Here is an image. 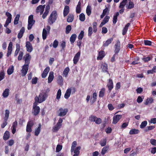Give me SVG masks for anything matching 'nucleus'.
<instances>
[{
	"instance_id": "58836bf2",
	"label": "nucleus",
	"mask_w": 156,
	"mask_h": 156,
	"mask_svg": "<svg viewBox=\"0 0 156 156\" xmlns=\"http://www.w3.org/2000/svg\"><path fill=\"white\" fill-rule=\"evenodd\" d=\"M9 91V89L8 88L5 89L2 94L4 98H6L8 96Z\"/></svg>"
},
{
	"instance_id": "20e7f679",
	"label": "nucleus",
	"mask_w": 156,
	"mask_h": 156,
	"mask_svg": "<svg viewBox=\"0 0 156 156\" xmlns=\"http://www.w3.org/2000/svg\"><path fill=\"white\" fill-rule=\"evenodd\" d=\"M89 120L91 122H95L98 124H100L102 122L100 118H97L96 116L94 115H91L89 117Z\"/></svg>"
},
{
	"instance_id": "ea45409f",
	"label": "nucleus",
	"mask_w": 156,
	"mask_h": 156,
	"mask_svg": "<svg viewBox=\"0 0 156 156\" xmlns=\"http://www.w3.org/2000/svg\"><path fill=\"white\" fill-rule=\"evenodd\" d=\"M14 71V67L12 66L11 67L9 68L7 71V74L9 75H11L13 72Z\"/></svg>"
},
{
	"instance_id": "dca6fc26",
	"label": "nucleus",
	"mask_w": 156,
	"mask_h": 156,
	"mask_svg": "<svg viewBox=\"0 0 156 156\" xmlns=\"http://www.w3.org/2000/svg\"><path fill=\"white\" fill-rule=\"evenodd\" d=\"M107 87H108V90L111 91L113 87V83L112 79H109Z\"/></svg>"
},
{
	"instance_id": "8fccbe9b",
	"label": "nucleus",
	"mask_w": 156,
	"mask_h": 156,
	"mask_svg": "<svg viewBox=\"0 0 156 156\" xmlns=\"http://www.w3.org/2000/svg\"><path fill=\"white\" fill-rule=\"evenodd\" d=\"M142 59L144 62H147L151 60V58L149 56L145 57L144 56V58H142Z\"/></svg>"
},
{
	"instance_id": "9b49d317",
	"label": "nucleus",
	"mask_w": 156,
	"mask_h": 156,
	"mask_svg": "<svg viewBox=\"0 0 156 156\" xmlns=\"http://www.w3.org/2000/svg\"><path fill=\"white\" fill-rule=\"evenodd\" d=\"M122 117V115H114L113 118L112 123L116 124Z\"/></svg>"
},
{
	"instance_id": "c03bdc74",
	"label": "nucleus",
	"mask_w": 156,
	"mask_h": 156,
	"mask_svg": "<svg viewBox=\"0 0 156 156\" xmlns=\"http://www.w3.org/2000/svg\"><path fill=\"white\" fill-rule=\"evenodd\" d=\"M76 145L77 142L76 141H74L72 143L71 149V153L73 152L75 147L76 146Z\"/></svg>"
},
{
	"instance_id": "5fc2aeb1",
	"label": "nucleus",
	"mask_w": 156,
	"mask_h": 156,
	"mask_svg": "<svg viewBox=\"0 0 156 156\" xmlns=\"http://www.w3.org/2000/svg\"><path fill=\"white\" fill-rule=\"evenodd\" d=\"M109 18L110 17L108 16H107L104 18V19L103 20L102 22L105 24L106 23H107L108 21Z\"/></svg>"
},
{
	"instance_id": "1a4fd4ad",
	"label": "nucleus",
	"mask_w": 156,
	"mask_h": 156,
	"mask_svg": "<svg viewBox=\"0 0 156 156\" xmlns=\"http://www.w3.org/2000/svg\"><path fill=\"white\" fill-rule=\"evenodd\" d=\"M80 55V51H79L75 55L73 59L74 64H76L79 60Z\"/></svg>"
},
{
	"instance_id": "c85d7f7f",
	"label": "nucleus",
	"mask_w": 156,
	"mask_h": 156,
	"mask_svg": "<svg viewBox=\"0 0 156 156\" xmlns=\"http://www.w3.org/2000/svg\"><path fill=\"white\" fill-rule=\"evenodd\" d=\"M139 132L140 131L138 129H133L130 130L129 133L130 135H133L138 134Z\"/></svg>"
},
{
	"instance_id": "e433bc0d",
	"label": "nucleus",
	"mask_w": 156,
	"mask_h": 156,
	"mask_svg": "<svg viewBox=\"0 0 156 156\" xmlns=\"http://www.w3.org/2000/svg\"><path fill=\"white\" fill-rule=\"evenodd\" d=\"M80 149L81 147L80 146H78L76 147L75 149H74V150L73 151L74 154H77L78 155H79L80 153Z\"/></svg>"
},
{
	"instance_id": "bf43d9fd",
	"label": "nucleus",
	"mask_w": 156,
	"mask_h": 156,
	"mask_svg": "<svg viewBox=\"0 0 156 156\" xmlns=\"http://www.w3.org/2000/svg\"><path fill=\"white\" fill-rule=\"evenodd\" d=\"M34 125V122L33 120L29 121L27 123V126L32 127Z\"/></svg>"
},
{
	"instance_id": "a18cd8bd",
	"label": "nucleus",
	"mask_w": 156,
	"mask_h": 156,
	"mask_svg": "<svg viewBox=\"0 0 156 156\" xmlns=\"http://www.w3.org/2000/svg\"><path fill=\"white\" fill-rule=\"evenodd\" d=\"M72 29L71 26L70 25H67L66 28V33L67 34H69Z\"/></svg>"
},
{
	"instance_id": "3c124183",
	"label": "nucleus",
	"mask_w": 156,
	"mask_h": 156,
	"mask_svg": "<svg viewBox=\"0 0 156 156\" xmlns=\"http://www.w3.org/2000/svg\"><path fill=\"white\" fill-rule=\"evenodd\" d=\"M84 35V32L83 31H81L78 36V38L79 40H82Z\"/></svg>"
},
{
	"instance_id": "79ce46f5",
	"label": "nucleus",
	"mask_w": 156,
	"mask_h": 156,
	"mask_svg": "<svg viewBox=\"0 0 156 156\" xmlns=\"http://www.w3.org/2000/svg\"><path fill=\"white\" fill-rule=\"evenodd\" d=\"M153 101V98H147L145 102V104L147 105L151 103Z\"/></svg>"
},
{
	"instance_id": "774afa93",
	"label": "nucleus",
	"mask_w": 156,
	"mask_h": 156,
	"mask_svg": "<svg viewBox=\"0 0 156 156\" xmlns=\"http://www.w3.org/2000/svg\"><path fill=\"white\" fill-rule=\"evenodd\" d=\"M38 78L37 77L34 78L32 79L31 83L32 84H36L37 82Z\"/></svg>"
},
{
	"instance_id": "72a5a7b5",
	"label": "nucleus",
	"mask_w": 156,
	"mask_h": 156,
	"mask_svg": "<svg viewBox=\"0 0 156 156\" xmlns=\"http://www.w3.org/2000/svg\"><path fill=\"white\" fill-rule=\"evenodd\" d=\"M20 16V14H17L16 15L13 22V23L14 25H16L18 23Z\"/></svg>"
},
{
	"instance_id": "5701e85b",
	"label": "nucleus",
	"mask_w": 156,
	"mask_h": 156,
	"mask_svg": "<svg viewBox=\"0 0 156 156\" xmlns=\"http://www.w3.org/2000/svg\"><path fill=\"white\" fill-rule=\"evenodd\" d=\"M130 24L129 23H128L125 26L122 30V34L123 35H124L126 34Z\"/></svg>"
},
{
	"instance_id": "b1692460",
	"label": "nucleus",
	"mask_w": 156,
	"mask_h": 156,
	"mask_svg": "<svg viewBox=\"0 0 156 156\" xmlns=\"http://www.w3.org/2000/svg\"><path fill=\"white\" fill-rule=\"evenodd\" d=\"M119 15V12H117L114 15L113 18V23L114 24H115L117 21L118 16Z\"/></svg>"
},
{
	"instance_id": "c9c22d12",
	"label": "nucleus",
	"mask_w": 156,
	"mask_h": 156,
	"mask_svg": "<svg viewBox=\"0 0 156 156\" xmlns=\"http://www.w3.org/2000/svg\"><path fill=\"white\" fill-rule=\"evenodd\" d=\"M105 92V88H103L101 89L99 92V97H104Z\"/></svg>"
},
{
	"instance_id": "4c0bfd02",
	"label": "nucleus",
	"mask_w": 156,
	"mask_h": 156,
	"mask_svg": "<svg viewBox=\"0 0 156 156\" xmlns=\"http://www.w3.org/2000/svg\"><path fill=\"white\" fill-rule=\"evenodd\" d=\"M134 5L133 2L130 0L129 2L128 5L127 6V9H132L134 7Z\"/></svg>"
},
{
	"instance_id": "37998d69",
	"label": "nucleus",
	"mask_w": 156,
	"mask_h": 156,
	"mask_svg": "<svg viewBox=\"0 0 156 156\" xmlns=\"http://www.w3.org/2000/svg\"><path fill=\"white\" fill-rule=\"evenodd\" d=\"M107 140L106 138L101 140L100 142V144L102 147L105 146L106 144Z\"/></svg>"
},
{
	"instance_id": "f3484780",
	"label": "nucleus",
	"mask_w": 156,
	"mask_h": 156,
	"mask_svg": "<svg viewBox=\"0 0 156 156\" xmlns=\"http://www.w3.org/2000/svg\"><path fill=\"white\" fill-rule=\"evenodd\" d=\"M25 30L24 27H22L20 31V32L18 33L17 35L18 38L19 39L21 38L25 32Z\"/></svg>"
},
{
	"instance_id": "603ef678",
	"label": "nucleus",
	"mask_w": 156,
	"mask_h": 156,
	"mask_svg": "<svg viewBox=\"0 0 156 156\" xmlns=\"http://www.w3.org/2000/svg\"><path fill=\"white\" fill-rule=\"evenodd\" d=\"M5 74L3 70L2 71L0 72V81L5 78Z\"/></svg>"
},
{
	"instance_id": "473e14b6",
	"label": "nucleus",
	"mask_w": 156,
	"mask_h": 156,
	"mask_svg": "<svg viewBox=\"0 0 156 156\" xmlns=\"http://www.w3.org/2000/svg\"><path fill=\"white\" fill-rule=\"evenodd\" d=\"M48 32L44 29H43L42 31V38L44 40L46 39Z\"/></svg>"
},
{
	"instance_id": "f704fd0d",
	"label": "nucleus",
	"mask_w": 156,
	"mask_h": 156,
	"mask_svg": "<svg viewBox=\"0 0 156 156\" xmlns=\"http://www.w3.org/2000/svg\"><path fill=\"white\" fill-rule=\"evenodd\" d=\"M128 0H123L120 3L119 8H124Z\"/></svg>"
},
{
	"instance_id": "f03ea898",
	"label": "nucleus",
	"mask_w": 156,
	"mask_h": 156,
	"mask_svg": "<svg viewBox=\"0 0 156 156\" xmlns=\"http://www.w3.org/2000/svg\"><path fill=\"white\" fill-rule=\"evenodd\" d=\"M57 16V14L56 11H53L51 14L48 19V23L50 25L52 24L56 20Z\"/></svg>"
},
{
	"instance_id": "2eb2a0df",
	"label": "nucleus",
	"mask_w": 156,
	"mask_h": 156,
	"mask_svg": "<svg viewBox=\"0 0 156 156\" xmlns=\"http://www.w3.org/2000/svg\"><path fill=\"white\" fill-rule=\"evenodd\" d=\"M50 70V68L49 66L47 67L44 70L43 73L41 74L42 78H45L47 76Z\"/></svg>"
},
{
	"instance_id": "f8f14e48",
	"label": "nucleus",
	"mask_w": 156,
	"mask_h": 156,
	"mask_svg": "<svg viewBox=\"0 0 156 156\" xmlns=\"http://www.w3.org/2000/svg\"><path fill=\"white\" fill-rule=\"evenodd\" d=\"M45 7V5H39L36 8V12L37 13L39 12L40 13V14L41 15L43 14V12L44 10V9Z\"/></svg>"
},
{
	"instance_id": "393cba45",
	"label": "nucleus",
	"mask_w": 156,
	"mask_h": 156,
	"mask_svg": "<svg viewBox=\"0 0 156 156\" xmlns=\"http://www.w3.org/2000/svg\"><path fill=\"white\" fill-rule=\"evenodd\" d=\"M81 3L80 1L78 2L76 7V12L77 13H80L81 12Z\"/></svg>"
},
{
	"instance_id": "13d9d810",
	"label": "nucleus",
	"mask_w": 156,
	"mask_h": 156,
	"mask_svg": "<svg viewBox=\"0 0 156 156\" xmlns=\"http://www.w3.org/2000/svg\"><path fill=\"white\" fill-rule=\"evenodd\" d=\"M88 32V36L89 37H91L93 33V29L91 27H89Z\"/></svg>"
},
{
	"instance_id": "864d4df0",
	"label": "nucleus",
	"mask_w": 156,
	"mask_h": 156,
	"mask_svg": "<svg viewBox=\"0 0 156 156\" xmlns=\"http://www.w3.org/2000/svg\"><path fill=\"white\" fill-rule=\"evenodd\" d=\"M60 46L62 47L61 50H64L66 46V43L65 41H62L60 44Z\"/></svg>"
},
{
	"instance_id": "69168bd1",
	"label": "nucleus",
	"mask_w": 156,
	"mask_h": 156,
	"mask_svg": "<svg viewBox=\"0 0 156 156\" xmlns=\"http://www.w3.org/2000/svg\"><path fill=\"white\" fill-rule=\"evenodd\" d=\"M129 124L128 122H126L124 123H123L122 125H121V128L122 129H124L126 128Z\"/></svg>"
},
{
	"instance_id": "680f3d73",
	"label": "nucleus",
	"mask_w": 156,
	"mask_h": 156,
	"mask_svg": "<svg viewBox=\"0 0 156 156\" xmlns=\"http://www.w3.org/2000/svg\"><path fill=\"white\" fill-rule=\"evenodd\" d=\"M144 44L146 45L151 46V45L152 42L149 40H144Z\"/></svg>"
},
{
	"instance_id": "cd10ccee",
	"label": "nucleus",
	"mask_w": 156,
	"mask_h": 156,
	"mask_svg": "<svg viewBox=\"0 0 156 156\" xmlns=\"http://www.w3.org/2000/svg\"><path fill=\"white\" fill-rule=\"evenodd\" d=\"M102 71L104 72H108V65L105 63H104L101 66Z\"/></svg>"
},
{
	"instance_id": "49530a36",
	"label": "nucleus",
	"mask_w": 156,
	"mask_h": 156,
	"mask_svg": "<svg viewBox=\"0 0 156 156\" xmlns=\"http://www.w3.org/2000/svg\"><path fill=\"white\" fill-rule=\"evenodd\" d=\"M86 12L88 16H90V15L91 13L90 6L88 5L87 6L86 9Z\"/></svg>"
},
{
	"instance_id": "2f4dec72",
	"label": "nucleus",
	"mask_w": 156,
	"mask_h": 156,
	"mask_svg": "<svg viewBox=\"0 0 156 156\" xmlns=\"http://www.w3.org/2000/svg\"><path fill=\"white\" fill-rule=\"evenodd\" d=\"M71 91V88H68L66 91L64 95L65 98H69L70 96Z\"/></svg>"
},
{
	"instance_id": "c756f323",
	"label": "nucleus",
	"mask_w": 156,
	"mask_h": 156,
	"mask_svg": "<svg viewBox=\"0 0 156 156\" xmlns=\"http://www.w3.org/2000/svg\"><path fill=\"white\" fill-rule=\"evenodd\" d=\"M76 37V35L75 34H73L70 38V41L71 44H73L75 42Z\"/></svg>"
},
{
	"instance_id": "0e129e2a",
	"label": "nucleus",
	"mask_w": 156,
	"mask_h": 156,
	"mask_svg": "<svg viewBox=\"0 0 156 156\" xmlns=\"http://www.w3.org/2000/svg\"><path fill=\"white\" fill-rule=\"evenodd\" d=\"M154 128H155V126H147V128L145 129V131L147 132L149 130H151L153 129Z\"/></svg>"
},
{
	"instance_id": "0eeeda50",
	"label": "nucleus",
	"mask_w": 156,
	"mask_h": 156,
	"mask_svg": "<svg viewBox=\"0 0 156 156\" xmlns=\"http://www.w3.org/2000/svg\"><path fill=\"white\" fill-rule=\"evenodd\" d=\"M29 65L25 64L23 66L22 69L21 70L22 76H25L27 74L28 70Z\"/></svg>"
},
{
	"instance_id": "423d86ee",
	"label": "nucleus",
	"mask_w": 156,
	"mask_h": 156,
	"mask_svg": "<svg viewBox=\"0 0 156 156\" xmlns=\"http://www.w3.org/2000/svg\"><path fill=\"white\" fill-rule=\"evenodd\" d=\"M120 50V42L119 40L116 41L115 45L114 52L115 54H118Z\"/></svg>"
},
{
	"instance_id": "a211bd4d",
	"label": "nucleus",
	"mask_w": 156,
	"mask_h": 156,
	"mask_svg": "<svg viewBox=\"0 0 156 156\" xmlns=\"http://www.w3.org/2000/svg\"><path fill=\"white\" fill-rule=\"evenodd\" d=\"M54 78V73L52 71H51L49 73V75L48 78V83H51L53 80Z\"/></svg>"
},
{
	"instance_id": "de8ad7c7",
	"label": "nucleus",
	"mask_w": 156,
	"mask_h": 156,
	"mask_svg": "<svg viewBox=\"0 0 156 156\" xmlns=\"http://www.w3.org/2000/svg\"><path fill=\"white\" fill-rule=\"evenodd\" d=\"M79 19L81 21H84L85 19V15L84 14L82 13L79 15Z\"/></svg>"
},
{
	"instance_id": "a19ab883",
	"label": "nucleus",
	"mask_w": 156,
	"mask_h": 156,
	"mask_svg": "<svg viewBox=\"0 0 156 156\" xmlns=\"http://www.w3.org/2000/svg\"><path fill=\"white\" fill-rule=\"evenodd\" d=\"M9 111L8 110H6L5 111V116L4 118L5 121H7L9 115Z\"/></svg>"
},
{
	"instance_id": "f257e3e1",
	"label": "nucleus",
	"mask_w": 156,
	"mask_h": 156,
	"mask_svg": "<svg viewBox=\"0 0 156 156\" xmlns=\"http://www.w3.org/2000/svg\"><path fill=\"white\" fill-rule=\"evenodd\" d=\"M35 98V101L33 104V115L36 116L39 113L40 111V107L37 106L38 103H40L45 100L46 98Z\"/></svg>"
},
{
	"instance_id": "6e6552de",
	"label": "nucleus",
	"mask_w": 156,
	"mask_h": 156,
	"mask_svg": "<svg viewBox=\"0 0 156 156\" xmlns=\"http://www.w3.org/2000/svg\"><path fill=\"white\" fill-rule=\"evenodd\" d=\"M26 50L29 52H31L33 50V48L32 44L30 41H27L26 43Z\"/></svg>"
},
{
	"instance_id": "6e6d98bb",
	"label": "nucleus",
	"mask_w": 156,
	"mask_h": 156,
	"mask_svg": "<svg viewBox=\"0 0 156 156\" xmlns=\"http://www.w3.org/2000/svg\"><path fill=\"white\" fill-rule=\"evenodd\" d=\"M108 147H104L102 149L101 153L102 155H104L107 151Z\"/></svg>"
},
{
	"instance_id": "4468645a",
	"label": "nucleus",
	"mask_w": 156,
	"mask_h": 156,
	"mask_svg": "<svg viewBox=\"0 0 156 156\" xmlns=\"http://www.w3.org/2000/svg\"><path fill=\"white\" fill-rule=\"evenodd\" d=\"M18 125V122L17 121H15L13 123L12 126V132L13 134H14L16 131V128Z\"/></svg>"
},
{
	"instance_id": "39448f33",
	"label": "nucleus",
	"mask_w": 156,
	"mask_h": 156,
	"mask_svg": "<svg viewBox=\"0 0 156 156\" xmlns=\"http://www.w3.org/2000/svg\"><path fill=\"white\" fill-rule=\"evenodd\" d=\"M68 111V110L67 108L63 109L62 108H60L59 110L57 111V113L58 114V116H63L66 114Z\"/></svg>"
},
{
	"instance_id": "9d476101",
	"label": "nucleus",
	"mask_w": 156,
	"mask_h": 156,
	"mask_svg": "<svg viewBox=\"0 0 156 156\" xmlns=\"http://www.w3.org/2000/svg\"><path fill=\"white\" fill-rule=\"evenodd\" d=\"M31 58V56L29 53L26 54L23 57V59L25 60V64L29 65Z\"/></svg>"
},
{
	"instance_id": "ddd939ff",
	"label": "nucleus",
	"mask_w": 156,
	"mask_h": 156,
	"mask_svg": "<svg viewBox=\"0 0 156 156\" xmlns=\"http://www.w3.org/2000/svg\"><path fill=\"white\" fill-rule=\"evenodd\" d=\"M105 56V53L104 51L101 50L99 52L98 56L97 57L98 60H102Z\"/></svg>"
},
{
	"instance_id": "09e8293b",
	"label": "nucleus",
	"mask_w": 156,
	"mask_h": 156,
	"mask_svg": "<svg viewBox=\"0 0 156 156\" xmlns=\"http://www.w3.org/2000/svg\"><path fill=\"white\" fill-rule=\"evenodd\" d=\"M69 71V68L68 67H67L65 69L63 72V74L65 75L66 77L68 75V73Z\"/></svg>"
},
{
	"instance_id": "338daca9",
	"label": "nucleus",
	"mask_w": 156,
	"mask_h": 156,
	"mask_svg": "<svg viewBox=\"0 0 156 156\" xmlns=\"http://www.w3.org/2000/svg\"><path fill=\"white\" fill-rule=\"evenodd\" d=\"M62 148V146L58 144L56 148V152H59Z\"/></svg>"
},
{
	"instance_id": "e2e57ef3",
	"label": "nucleus",
	"mask_w": 156,
	"mask_h": 156,
	"mask_svg": "<svg viewBox=\"0 0 156 156\" xmlns=\"http://www.w3.org/2000/svg\"><path fill=\"white\" fill-rule=\"evenodd\" d=\"M58 41L57 40H55L53 42V46L54 48H56L58 47Z\"/></svg>"
},
{
	"instance_id": "a878e982",
	"label": "nucleus",
	"mask_w": 156,
	"mask_h": 156,
	"mask_svg": "<svg viewBox=\"0 0 156 156\" xmlns=\"http://www.w3.org/2000/svg\"><path fill=\"white\" fill-rule=\"evenodd\" d=\"M113 40V38H111L108 39L105 43L103 42V46L104 47H106L111 44Z\"/></svg>"
},
{
	"instance_id": "7c9ffc66",
	"label": "nucleus",
	"mask_w": 156,
	"mask_h": 156,
	"mask_svg": "<svg viewBox=\"0 0 156 156\" xmlns=\"http://www.w3.org/2000/svg\"><path fill=\"white\" fill-rule=\"evenodd\" d=\"M74 19V16L73 14H69L68 16L67 22L71 23L73 22Z\"/></svg>"
},
{
	"instance_id": "4d7b16f0",
	"label": "nucleus",
	"mask_w": 156,
	"mask_h": 156,
	"mask_svg": "<svg viewBox=\"0 0 156 156\" xmlns=\"http://www.w3.org/2000/svg\"><path fill=\"white\" fill-rule=\"evenodd\" d=\"M147 122L146 121H144L141 122L140 125V128H144L147 125Z\"/></svg>"
},
{
	"instance_id": "052dcab7",
	"label": "nucleus",
	"mask_w": 156,
	"mask_h": 156,
	"mask_svg": "<svg viewBox=\"0 0 156 156\" xmlns=\"http://www.w3.org/2000/svg\"><path fill=\"white\" fill-rule=\"evenodd\" d=\"M23 51H20V52L19 56L18 57V59L19 61L22 60L23 56Z\"/></svg>"
},
{
	"instance_id": "6ab92c4d",
	"label": "nucleus",
	"mask_w": 156,
	"mask_h": 156,
	"mask_svg": "<svg viewBox=\"0 0 156 156\" xmlns=\"http://www.w3.org/2000/svg\"><path fill=\"white\" fill-rule=\"evenodd\" d=\"M69 7L68 5H66L63 10V16H66L69 13Z\"/></svg>"
},
{
	"instance_id": "bb28decb",
	"label": "nucleus",
	"mask_w": 156,
	"mask_h": 156,
	"mask_svg": "<svg viewBox=\"0 0 156 156\" xmlns=\"http://www.w3.org/2000/svg\"><path fill=\"white\" fill-rule=\"evenodd\" d=\"M63 79L61 75H59L58 77L57 82L60 85H62L63 84Z\"/></svg>"
},
{
	"instance_id": "aec40b11",
	"label": "nucleus",
	"mask_w": 156,
	"mask_h": 156,
	"mask_svg": "<svg viewBox=\"0 0 156 156\" xmlns=\"http://www.w3.org/2000/svg\"><path fill=\"white\" fill-rule=\"evenodd\" d=\"M10 137L9 132L8 131H6L5 132L3 136V139L4 140H7Z\"/></svg>"
},
{
	"instance_id": "7ed1b4c3",
	"label": "nucleus",
	"mask_w": 156,
	"mask_h": 156,
	"mask_svg": "<svg viewBox=\"0 0 156 156\" xmlns=\"http://www.w3.org/2000/svg\"><path fill=\"white\" fill-rule=\"evenodd\" d=\"M35 22V20H33V16L32 15H30L28 17V25L27 26L28 30H30L31 29Z\"/></svg>"
},
{
	"instance_id": "4be33fe9",
	"label": "nucleus",
	"mask_w": 156,
	"mask_h": 156,
	"mask_svg": "<svg viewBox=\"0 0 156 156\" xmlns=\"http://www.w3.org/2000/svg\"><path fill=\"white\" fill-rule=\"evenodd\" d=\"M50 89L47 88L45 91H44L42 93L41 95L42 96V98H47L48 97V93L49 92Z\"/></svg>"
},
{
	"instance_id": "412c9836",
	"label": "nucleus",
	"mask_w": 156,
	"mask_h": 156,
	"mask_svg": "<svg viewBox=\"0 0 156 156\" xmlns=\"http://www.w3.org/2000/svg\"><path fill=\"white\" fill-rule=\"evenodd\" d=\"M41 125L40 123L38 127L35 129L34 132V135L36 136H38L41 130Z\"/></svg>"
}]
</instances>
